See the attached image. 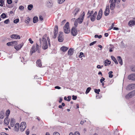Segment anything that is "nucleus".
Wrapping results in <instances>:
<instances>
[{"instance_id": "46", "label": "nucleus", "mask_w": 135, "mask_h": 135, "mask_svg": "<svg viewBox=\"0 0 135 135\" xmlns=\"http://www.w3.org/2000/svg\"><path fill=\"white\" fill-rule=\"evenodd\" d=\"M30 18L28 17L27 20L25 21V22L26 23H28L29 22V21H30Z\"/></svg>"}, {"instance_id": "52", "label": "nucleus", "mask_w": 135, "mask_h": 135, "mask_svg": "<svg viewBox=\"0 0 135 135\" xmlns=\"http://www.w3.org/2000/svg\"><path fill=\"white\" fill-rule=\"evenodd\" d=\"M105 80V78L103 77H102V78L100 79V81L101 83H102Z\"/></svg>"}, {"instance_id": "7", "label": "nucleus", "mask_w": 135, "mask_h": 135, "mask_svg": "<svg viewBox=\"0 0 135 135\" xmlns=\"http://www.w3.org/2000/svg\"><path fill=\"white\" fill-rule=\"evenodd\" d=\"M135 88V84H132L127 86L126 88V89L130 90L133 89Z\"/></svg>"}, {"instance_id": "44", "label": "nucleus", "mask_w": 135, "mask_h": 135, "mask_svg": "<svg viewBox=\"0 0 135 135\" xmlns=\"http://www.w3.org/2000/svg\"><path fill=\"white\" fill-rule=\"evenodd\" d=\"M12 2V0H7V3L8 4H10Z\"/></svg>"}, {"instance_id": "16", "label": "nucleus", "mask_w": 135, "mask_h": 135, "mask_svg": "<svg viewBox=\"0 0 135 135\" xmlns=\"http://www.w3.org/2000/svg\"><path fill=\"white\" fill-rule=\"evenodd\" d=\"M104 64L105 66H109L111 63V61L108 59L106 60L104 62Z\"/></svg>"}, {"instance_id": "58", "label": "nucleus", "mask_w": 135, "mask_h": 135, "mask_svg": "<svg viewBox=\"0 0 135 135\" xmlns=\"http://www.w3.org/2000/svg\"><path fill=\"white\" fill-rule=\"evenodd\" d=\"M29 130L28 129L27 130V131H26V134L27 135H28L29 134Z\"/></svg>"}, {"instance_id": "60", "label": "nucleus", "mask_w": 135, "mask_h": 135, "mask_svg": "<svg viewBox=\"0 0 135 135\" xmlns=\"http://www.w3.org/2000/svg\"><path fill=\"white\" fill-rule=\"evenodd\" d=\"M39 20L41 21H42L43 20L42 17L41 16H40L39 17Z\"/></svg>"}, {"instance_id": "33", "label": "nucleus", "mask_w": 135, "mask_h": 135, "mask_svg": "<svg viewBox=\"0 0 135 135\" xmlns=\"http://www.w3.org/2000/svg\"><path fill=\"white\" fill-rule=\"evenodd\" d=\"M10 113V111L8 109L7 110L6 112V115L7 117H8Z\"/></svg>"}, {"instance_id": "50", "label": "nucleus", "mask_w": 135, "mask_h": 135, "mask_svg": "<svg viewBox=\"0 0 135 135\" xmlns=\"http://www.w3.org/2000/svg\"><path fill=\"white\" fill-rule=\"evenodd\" d=\"M96 42V41H94L90 44L89 45L90 46L93 45Z\"/></svg>"}, {"instance_id": "29", "label": "nucleus", "mask_w": 135, "mask_h": 135, "mask_svg": "<svg viewBox=\"0 0 135 135\" xmlns=\"http://www.w3.org/2000/svg\"><path fill=\"white\" fill-rule=\"evenodd\" d=\"M128 78L129 80H135V76H128Z\"/></svg>"}, {"instance_id": "25", "label": "nucleus", "mask_w": 135, "mask_h": 135, "mask_svg": "<svg viewBox=\"0 0 135 135\" xmlns=\"http://www.w3.org/2000/svg\"><path fill=\"white\" fill-rule=\"evenodd\" d=\"M79 8H76L73 12V13H75L74 14V16L76 15L77 14L78 12L79 11Z\"/></svg>"}, {"instance_id": "38", "label": "nucleus", "mask_w": 135, "mask_h": 135, "mask_svg": "<svg viewBox=\"0 0 135 135\" xmlns=\"http://www.w3.org/2000/svg\"><path fill=\"white\" fill-rule=\"evenodd\" d=\"M42 41V40L41 39V38H40L38 41V42L36 44H38V45H41Z\"/></svg>"}, {"instance_id": "56", "label": "nucleus", "mask_w": 135, "mask_h": 135, "mask_svg": "<svg viewBox=\"0 0 135 135\" xmlns=\"http://www.w3.org/2000/svg\"><path fill=\"white\" fill-rule=\"evenodd\" d=\"M29 41H30V43L31 44H32L33 43V41L32 40V39L31 38H30L29 39Z\"/></svg>"}, {"instance_id": "12", "label": "nucleus", "mask_w": 135, "mask_h": 135, "mask_svg": "<svg viewBox=\"0 0 135 135\" xmlns=\"http://www.w3.org/2000/svg\"><path fill=\"white\" fill-rule=\"evenodd\" d=\"M109 6H107L104 12V14L105 16H107L109 15Z\"/></svg>"}, {"instance_id": "54", "label": "nucleus", "mask_w": 135, "mask_h": 135, "mask_svg": "<svg viewBox=\"0 0 135 135\" xmlns=\"http://www.w3.org/2000/svg\"><path fill=\"white\" fill-rule=\"evenodd\" d=\"M66 21V20H63L61 22V25H64V23Z\"/></svg>"}, {"instance_id": "43", "label": "nucleus", "mask_w": 135, "mask_h": 135, "mask_svg": "<svg viewBox=\"0 0 135 135\" xmlns=\"http://www.w3.org/2000/svg\"><path fill=\"white\" fill-rule=\"evenodd\" d=\"M19 9L20 10L22 11L24 9V7L22 6H20L19 7Z\"/></svg>"}, {"instance_id": "48", "label": "nucleus", "mask_w": 135, "mask_h": 135, "mask_svg": "<svg viewBox=\"0 0 135 135\" xmlns=\"http://www.w3.org/2000/svg\"><path fill=\"white\" fill-rule=\"evenodd\" d=\"M113 73L112 71H110L108 73L109 76H113V74H112Z\"/></svg>"}, {"instance_id": "10", "label": "nucleus", "mask_w": 135, "mask_h": 135, "mask_svg": "<svg viewBox=\"0 0 135 135\" xmlns=\"http://www.w3.org/2000/svg\"><path fill=\"white\" fill-rule=\"evenodd\" d=\"M116 2L114 0V2H111L110 6V8L111 10H113L115 6V3Z\"/></svg>"}, {"instance_id": "34", "label": "nucleus", "mask_w": 135, "mask_h": 135, "mask_svg": "<svg viewBox=\"0 0 135 135\" xmlns=\"http://www.w3.org/2000/svg\"><path fill=\"white\" fill-rule=\"evenodd\" d=\"M91 89V88L90 87H88L86 90L85 92V93L86 94H87L89 92Z\"/></svg>"}, {"instance_id": "47", "label": "nucleus", "mask_w": 135, "mask_h": 135, "mask_svg": "<svg viewBox=\"0 0 135 135\" xmlns=\"http://www.w3.org/2000/svg\"><path fill=\"white\" fill-rule=\"evenodd\" d=\"M83 55V52H81L80 53V54L79 56V57L80 58H81L82 57V56Z\"/></svg>"}, {"instance_id": "23", "label": "nucleus", "mask_w": 135, "mask_h": 135, "mask_svg": "<svg viewBox=\"0 0 135 135\" xmlns=\"http://www.w3.org/2000/svg\"><path fill=\"white\" fill-rule=\"evenodd\" d=\"M68 49V48L64 46L61 47L60 48L61 50L63 52H65Z\"/></svg>"}, {"instance_id": "14", "label": "nucleus", "mask_w": 135, "mask_h": 135, "mask_svg": "<svg viewBox=\"0 0 135 135\" xmlns=\"http://www.w3.org/2000/svg\"><path fill=\"white\" fill-rule=\"evenodd\" d=\"M53 4V2L51 1H48L47 2V6L49 8H51L52 7Z\"/></svg>"}, {"instance_id": "53", "label": "nucleus", "mask_w": 135, "mask_h": 135, "mask_svg": "<svg viewBox=\"0 0 135 135\" xmlns=\"http://www.w3.org/2000/svg\"><path fill=\"white\" fill-rule=\"evenodd\" d=\"M77 97L76 96H75L74 95H73L72 96V99L74 100H75L76 99Z\"/></svg>"}, {"instance_id": "57", "label": "nucleus", "mask_w": 135, "mask_h": 135, "mask_svg": "<svg viewBox=\"0 0 135 135\" xmlns=\"http://www.w3.org/2000/svg\"><path fill=\"white\" fill-rule=\"evenodd\" d=\"M75 135H80L79 132H76L74 133Z\"/></svg>"}, {"instance_id": "13", "label": "nucleus", "mask_w": 135, "mask_h": 135, "mask_svg": "<svg viewBox=\"0 0 135 135\" xmlns=\"http://www.w3.org/2000/svg\"><path fill=\"white\" fill-rule=\"evenodd\" d=\"M23 45V43H22L20 45H18L17 46H15L14 47L17 50H19L22 48Z\"/></svg>"}, {"instance_id": "21", "label": "nucleus", "mask_w": 135, "mask_h": 135, "mask_svg": "<svg viewBox=\"0 0 135 135\" xmlns=\"http://www.w3.org/2000/svg\"><path fill=\"white\" fill-rule=\"evenodd\" d=\"M84 17H80L79 18L78 20H77V21H78V23H81L83 22Z\"/></svg>"}, {"instance_id": "15", "label": "nucleus", "mask_w": 135, "mask_h": 135, "mask_svg": "<svg viewBox=\"0 0 135 135\" xmlns=\"http://www.w3.org/2000/svg\"><path fill=\"white\" fill-rule=\"evenodd\" d=\"M19 124L18 123H17L15 124V127L14 128V130L16 131H18L19 128Z\"/></svg>"}, {"instance_id": "49", "label": "nucleus", "mask_w": 135, "mask_h": 135, "mask_svg": "<svg viewBox=\"0 0 135 135\" xmlns=\"http://www.w3.org/2000/svg\"><path fill=\"white\" fill-rule=\"evenodd\" d=\"M12 43L13 46L17 45V42L16 41H12Z\"/></svg>"}, {"instance_id": "22", "label": "nucleus", "mask_w": 135, "mask_h": 135, "mask_svg": "<svg viewBox=\"0 0 135 135\" xmlns=\"http://www.w3.org/2000/svg\"><path fill=\"white\" fill-rule=\"evenodd\" d=\"M117 59L120 64L121 65H122L123 64L122 60L121 57L120 56H118L117 57Z\"/></svg>"}, {"instance_id": "41", "label": "nucleus", "mask_w": 135, "mask_h": 135, "mask_svg": "<svg viewBox=\"0 0 135 135\" xmlns=\"http://www.w3.org/2000/svg\"><path fill=\"white\" fill-rule=\"evenodd\" d=\"M19 19L18 18H17L14 20L13 22L15 23H17L19 22Z\"/></svg>"}, {"instance_id": "11", "label": "nucleus", "mask_w": 135, "mask_h": 135, "mask_svg": "<svg viewBox=\"0 0 135 135\" xmlns=\"http://www.w3.org/2000/svg\"><path fill=\"white\" fill-rule=\"evenodd\" d=\"M10 37L12 38L16 39H19L20 38V36L16 34H13Z\"/></svg>"}, {"instance_id": "61", "label": "nucleus", "mask_w": 135, "mask_h": 135, "mask_svg": "<svg viewBox=\"0 0 135 135\" xmlns=\"http://www.w3.org/2000/svg\"><path fill=\"white\" fill-rule=\"evenodd\" d=\"M1 135H8L6 133L4 132H2L0 133Z\"/></svg>"}, {"instance_id": "28", "label": "nucleus", "mask_w": 135, "mask_h": 135, "mask_svg": "<svg viewBox=\"0 0 135 135\" xmlns=\"http://www.w3.org/2000/svg\"><path fill=\"white\" fill-rule=\"evenodd\" d=\"M4 112L2 111L0 113V118L2 119L4 117Z\"/></svg>"}, {"instance_id": "31", "label": "nucleus", "mask_w": 135, "mask_h": 135, "mask_svg": "<svg viewBox=\"0 0 135 135\" xmlns=\"http://www.w3.org/2000/svg\"><path fill=\"white\" fill-rule=\"evenodd\" d=\"M95 16L93 15H92L90 17V20L92 21L93 22L95 21Z\"/></svg>"}, {"instance_id": "27", "label": "nucleus", "mask_w": 135, "mask_h": 135, "mask_svg": "<svg viewBox=\"0 0 135 135\" xmlns=\"http://www.w3.org/2000/svg\"><path fill=\"white\" fill-rule=\"evenodd\" d=\"M38 21V18L37 17L35 16L34 17L33 19V22L34 23H36Z\"/></svg>"}, {"instance_id": "59", "label": "nucleus", "mask_w": 135, "mask_h": 135, "mask_svg": "<svg viewBox=\"0 0 135 135\" xmlns=\"http://www.w3.org/2000/svg\"><path fill=\"white\" fill-rule=\"evenodd\" d=\"M68 99L67 100V101L68 102L70 101L71 98V97L70 96H68Z\"/></svg>"}, {"instance_id": "45", "label": "nucleus", "mask_w": 135, "mask_h": 135, "mask_svg": "<svg viewBox=\"0 0 135 135\" xmlns=\"http://www.w3.org/2000/svg\"><path fill=\"white\" fill-rule=\"evenodd\" d=\"M41 46L38 45V44H36V49H39L41 47Z\"/></svg>"}, {"instance_id": "36", "label": "nucleus", "mask_w": 135, "mask_h": 135, "mask_svg": "<svg viewBox=\"0 0 135 135\" xmlns=\"http://www.w3.org/2000/svg\"><path fill=\"white\" fill-rule=\"evenodd\" d=\"M58 3L60 4L64 2L65 0H57Z\"/></svg>"}, {"instance_id": "39", "label": "nucleus", "mask_w": 135, "mask_h": 135, "mask_svg": "<svg viewBox=\"0 0 135 135\" xmlns=\"http://www.w3.org/2000/svg\"><path fill=\"white\" fill-rule=\"evenodd\" d=\"M100 91V90L99 89H94V92L98 94H99V92Z\"/></svg>"}, {"instance_id": "51", "label": "nucleus", "mask_w": 135, "mask_h": 135, "mask_svg": "<svg viewBox=\"0 0 135 135\" xmlns=\"http://www.w3.org/2000/svg\"><path fill=\"white\" fill-rule=\"evenodd\" d=\"M78 21H77V20H76L74 22V25L76 27L78 25Z\"/></svg>"}, {"instance_id": "17", "label": "nucleus", "mask_w": 135, "mask_h": 135, "mask_svg": "<svg viewBox=\"0 0 135 135\" xmlns=\"http://www.w3.org/2000/svg\"><path fill=\"white\" fill-rule=\"evenodd\" d=\"M128 25L130 26H132L135 25V21H130L128 22Z\"/></svg>"}, {"instance_id": "1", "label": "nucleus", "mask_w": 135, "mask_h": 135, "mask_svg": "<svg viewBox=\"0 0 135 135\" xmlns=\"http://www.w3.org/2000/svg\"><path fill=\"white\" fill-rule=\"evenodd\" d=\"M64 32L66 33H69L70 31L69 24L68 22H67L63 27Z\"/></svg>"}, {"instance_id": "20", "label": "nucleus", "mask_w": 135, "mask_h": 135, "mask_svg": "<svg viewBox=\"0 0 135 135\" xmlns=\"http://www.w3.org/2000/svg\"><path fill=\"white\" fill-rule=\"evenodd\" d=\"M15 123V120L13 118H12L11 119L10 122L11 126L12 127H13Z\"/></svg>"}, {"instance_id": "3", "label": "nucleus", "mask_w": 135, "mask_h": 135, "mask_svg": "<svg viewBox=\"0 0 135 135\" xmlns=\"http://www.w3.org/2000/svg\"><path fill=\"white\" fill-rule=\"evenodd\" d=\"M135 95V90H133L128 93L125 96V98L128 99L131 98Z\"/></svg>"}, {"instance_id": "5", "label": "nucleus", "mask_w": 135, "mask_h": 135, "mask_svg": "<svg viewBox=\"0 0 135 135\" xmlns=\"http://www.w3.org/2000/svg\"><path fill=\"white\" fill-rule=\"evenodd\" d=\"M26 127V123L25 122H22L20 126V129L22 131H23Z\"/></svg>"}, {"instance_id": "4", "label": "nucleus", "mask_w": 135, "mask_h": 135, "mask_svg": "<svg viewBox=\"0 0 135 135\" xmlns=\"http://www.w3.org/2000/svg\"><path fill=\"white\" fill-rule=\"evenodd\" d=\"M71 33L73 36H76L78 33L76 27H73L71 29Z\"/></svg>"}, {"instance_id": "8", "label": "nucleus", "mask_w": 135, "mask_h": 135, "mask_svg": "<svg viewBox=\"0 0 135 135\" xmlns=\"http://www.w3.org/2000/svg\"><path fill=\"white\" fill-rule=\"evenodd\" d=\"M102 9H100L99 11L98 14L97 18V20H99L101 19L102 17Z\"/></svg>"}, {"instance_id": "9", "label": "nucleus", "mask_w": 135, "mask_h": 135, "mask_svg": "<svg viewBox=\"0 0 135 135\" xmlns=\"http://www.w3.org/2000/svg\"><path fill=\"white\" fill-rule=\"evenodd\" d=\"M58 26L56 25L54 28V38H55L56 37L57 35V34L58 32Z\"/></svg>"}, {"instance_id": "2", "label": "nucleus", "mask_w": 135, "mask_h": 135, "mask_svg": "<svg viewBox=\"0 0 135 135\" xmlns=\"http://www.w3.org/2000/svg\"><path fill=\"white\" fill-rule=\"evenodd\" d=\"M43 46L42 48L44 50H46L48 48L47 40L46 38L43 37L42 39Z\"/></svg>"}, {"instance_id": "62", "label": "nucleus", "mask_w": 135, "mask_h": 135, "mask_svg": "<svg viewBox=\"0 0 135 135\" xmlns=\"http://www.w3.org/2000/svg\"><path fill=\"white\" fill-rule=\"evenodd\" d=\"M55 88L56 89H60L61 88L59 86H56L55 87Z\"/></svg>"}, {"instance_id": "19", "label": "nucleus", "mask_w": 135, "mask_h": 135, "mask_svg": "<svg viewBox=\"0 0 135 135\" xmlns=\"http://www.w3.org/2000/svg\"><path fill=\"white\" fill-rule=\"evenodd\" d=\"M74 51L73 49L70 48L68 51V55H73Z\"/></svg>"}, {"instance_id": "37", "label": "nucleus", "mask_w": 135, "mask_h": 135, "mask_svg": "<svg viewBox=\"0 0 135 135\" xmlns=\"http://www.w3.org/2000/svg\"><path fill=\"white\" fill-rule=\"evenodd\" d=\"M4 1L2 0L0 1V6H3L4 4Z\"/></svg>"}, {"instance_id": "63", "label": "nucleus", "mask_w": 135, "mask_h": 135, "mask_svg": "<svg viewBox=\"0 0 135 135\" xmlns=\"http://www.w3.org/2000/svg\"><path fill=\"white\" fill-rule=\"evenodd\" d=\"M36 51V50L35 49H33V50H32L31 51V52H32V53H34Z\"/></svg>"}, {"instance_id": "30", "label": "nucleus", "mask_w": 135, "mask_h": 135, "mask_svg": "<svg viewBox=\"0 0 135 135\" xmlns=\"http://www.w3.org/2000/svg\"><path fill=\"white\" fill-rule=\"evenodd\" d=\"M33 8V6L32 4L29 5L28 6V10L30 11Z\"/></svg>"}, {"instance_id": "6", "label": "nucleus", "mask_w": 135, "mask_h": 135, "mask_svg": "<svg viewBox=\"0 0 135 135\" xmlns=\"http://www.w3.org/2000/svg\"><path fill=\"white\" fill-rule=\"evenodd\" d=\"M63 33L62 32H59V36L58 37V41L59 42H62L64 38L63 37Z\"/></svg>"}, {"instance_id": "26", "label": "nucleus", "mask_w": 135, "mask_h": 135, "mask_svg": "<svg viewBox=\"0 0 135 135\" xmlns=\"http://www.w3.org/2000/svg\"><path fill=\"white\" fill-rule=\"evenodd\" d=\"M111 58L115 64H118V62L116 59L113 56H111Z\"/></svg>"}, {"instance_id": "55", "label": "nucleus", "mask_w": 135, "mask_h": 135, "mask_svg": "<svg viewBox=\"0 0 135 135\" xmlns=\"http://www.w3.org/2000/svg\"><path fill=\"white\" fill-rule=\"evenodd\" d=\"M53 135H60L59 133L57 132H54Z\"/></svg>"}, {"instance_id": "35", "label": "nucleus", "mask_w": 135, "mask_h": 135, "mask_svg": "<svg viewBox=\"0 0 135 135\" xmlns=\"http://www.w3.org/2000/svg\"><path fill=\"white\" fill-rule=\"evenodd\" d=\"M131 69L132 71H135V66L132 65L131 67Z\"/></svg>"}, {"instance_id": "24", "label": "nucleus", "mask_w": 135, "mask_h": 135, "mask_svg": "<svg viewBox=\"0 0 135 135\" xmlns=\"http://www.w3.org/2000/svg\"><path fill=\"white\" fill-rule=\"evenodd\" d=\"M37 65L39 67H41L42 66V64L41 60L40 59L38 60L36 62Z\"/></svg>"}, {"instance_id": "40", "label": "nucleus", "mask_w": 135, "mask_h": 135, "mask_svg": "<svg viewBox=\"0 0 135 135\" xmlns=\"http://www.w3.org/2000/svg\"><path fill=\"white\" fill-rule=\"evenodd\" d=\"M4 23L8 24L9 23V19H7L4 21Z\"/></svg>"}, {"instance_id": "32", "label": "nucleus", "mask_w": 135, "mask_h": 135, "mask_svg": "<svg viewBox=\"0 0 135 135\" xmlns=\"http://www.w3.org/2000/svg\"><path fill=\"white\" fill-rule=\"evenodd\" d=\"M1 18L4 19L7 17V16L5 13H3L1 15Z\"/></svg>"}, {"instance_id": "64", "label": "nucleus", "mask_w": 135, "mask_h": 135, "mask_svg": "<svg viewBox=\"0 0 135 135\" xmlns=\"http://www.w3.org/2000/svg\"><path fill=\"white\" fill-rule=\"evenodd\" d=\"M97 11H96L94 13L93 15L96 17L97 15Z\"/></svg>"}, {"instance_id": "42", "label": "nucleus", "mask_w": 135, "mask_h": 135, "mask_svg": "<svg viewBox=\"0 0 135 135\" xmlns=\"http://www.w3.org/2000/svg\"><path fill=\"white\" fill-rule=\"evenodd\" d=\"M7 45L8 46H13V45L12 44V42H9L7 44Z\"/></svg>"}, {"instance_id": "18", "label": "nucleus", "mask_w": 135, "mask_h": 135, "mask_svg": "<svg viewBox=\"0 0 135 135\" xmlns=\"http://www.w3.org/2000/svg\"><path fill=\"white\" fill-rule=\"evenodd\" d=\"M8 117H6L4 119V122L5 124L7 125L9 124V120Z\"/></svg>"}]
</instances>
